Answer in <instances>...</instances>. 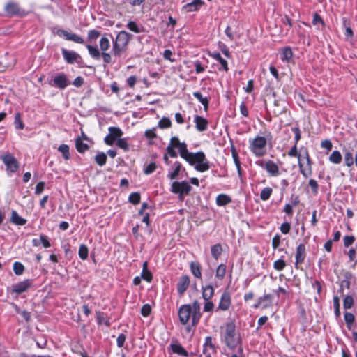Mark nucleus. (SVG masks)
Masks as SVG:
<instances>
[{"label":"nucleus","mask_w":357,"mask_h":357,"mask_svg":"<svg viewBox=\"0 0 357 357\" xmlns=\"http://www.w3.org/2000/svg\"><path fill=\"white\" fill-rule=\"evenodd\" d=\"M224 342L230 349L238 348V354L243 356V349L241 345V339L236 333V326L234 322H227L225 324V333L222 336Z\"/></svg>","instance_id":"1"},{"label":"nucleus","mask_w":357,"mask_h":357,"mask_svg":"<svg viewBox=\"0 0 357 357\" xmlns=\"http://www.w3.org/2000/svg\"><path fill=\"white\" fill-rule=\"evenodd\" d=\"M132 35L126 31H120L112 43V53L114 56L120 57L126 51L127 46Z\"/></svg>","instance_id":"2"},{"label":"nucleus","mask_w":357,"mask_h":357,"mask_svg":"<svg viewBox=\"0 0 357 357\" xmlns=\"http://www.w3.org/2000/svg\"><path fill=\"white\" fill-rule=\"evenodd\" d=\"M187 162L190 165H195V169L200 172H206L210 169V162L203 151L193 153Z\"/></svg>","instance_id":"3"},{"label":"nucleus","mask_w":357,"mask_h":357,"mask_svg":"<svg viewBox=\"0 0 357 357\" xmlns=\"http://www.w3.org/2000/svg\"><path fill=\"white\" fill-rule=\"evenodd\" d=\"M249 149L257 157H262L266 153V139L264 137L257 136L253 139H250Z\"/></svg>","instance_id":"4"},{"label":"nucleus","mask_w":357,"mask_h":357,"mask_svg":"<svg viewBox=\"0 0 357 357\" xmlns=\"http://www.w3.org/2000/svg\"><path fill=\"white\" fill-rule=\"evenodd\" d=\"M61 53L66 62L68 64L77 63L80 68L88 67L84 64L83 59L80 54L75 51H70L65 48H61Z\"/></svg>","instance_id":"5"},{"label":"nucleus","mask_w":357,"mask_h":357,"mask_svg":"<svg viewBox=\"0 0 357 357\" xmlns=\"http://www.w3.org/2000/svg\"><path fill=\"white\" fill-rule=\"evenodd\" d=\"M0 159L6 167V171L15 173L19 169L20 163L10 153L0 155Z\"/></svg>","instance_id":"6"},{"label":"nucleus","mask_w":357,"mask_h":357,"mask_svg":"<svg viewBox=\"0 0 357 357\" xmlns=\"http://www.w3.org/2000/svg\"><path fill=\"white\" fill-rule=\"evenodd\" d=\"M192 188V186L185 181H174L171 185L170 190L174 194L189 195Z\"/></svg>","instance_id":"7"},{"label":"nucleus","mask_w":357,"mask_h":357,"mask_svg":"<svg viewBox=\"0 0 357 357\" xmlns=\"http://www.w3.org/2000/svg\"><path fill=\"white\" fill-rule=\"evenodd\" d=\"M109 133L104 139V142L109 146H112L115 142L121 139L123 131L119 127L111 126L108 128Z\"/></svg>","instance_id":"8"},{"label":"nucleus","mask_w":357,"mask_h":357,"mask_svg":"<svg viewBox=\"0 0 357 357\" xmlns=\"http://www.w3.org/2000/svg\"><path fill=\"white\" fill-rule=\"evenodd\" d=\"M256 164L265 169L271 176H276L279 174V167L273 160H268L266 162L262 160H258Z\"/></svg>","instance_id":"9"},{"label":"nucleus","mask_w":357,"mask_h":357,"mask_svg":"<svg viewBox=\"0 0 357 357\" xmlns=\"http://www.w3.org/2000/svg\"><path fill=\"white\" fill-rule=\"evenodd\" d=\"M190 317L192 318L191 305L189 304L183 305L178 310V317L181 323L185 325L188 323Z\"/></svg>","instance_id":"10"},{"label":"nucleus","mask_w":357,"mask_h":357,"mask_svg":"<svg viewBox=\"0 0 357 357\" xmlns=\"http://www.w3.org/2000/svg\"><path fill=\"white\" fill-rule=\"evenodd\" d=\"M33 284V280L27 279L24 281L15 283L11 286V291L19 295L26 291Z\"/></svg>","instance_id":"11"},{"label":"nucleus","mask_w":357,"mask_h":357,"mask_svg":"<svg viewBox=\"0 0 357 357\" xmlns=\"http://www.w3.org/2000/svg\"><path fill=\"white\" fill-rule=\"evenodd\" d=\"M56 34L60 37H61V36L64 37V38L66 40L73 41L76 43H79V44H83L84 43V39L82 37H80L79 36H78L75 33H70L64 29H59L56 31Z\"/></svg>","instance_id":"12"},{"label":"nucleus","mask_w":357,"mask_h":357,"mask_svg":"<svg viewBox=\"0 0 357 357\" xmlns=\"http://www.w3.org/2000/svg\"><path fill=\"white\" fill-rule=\"evenodd\" d=\"M306 162H307L306 165L304 166V165L301 162V160L299 159L298 165V167H299L301 174L305 178H308L312 174V160L310 159V156H307V160H306Z\"/></svg>","instance_id":"13"},{"label":"nucleus","mask_w":357,"mask_h":357,"mask_svg":"<svg viewBox=\"0 0 357 357\" xmlns=\"http://www.w3.org/2000/svg\"><path fill=\"white\" fill-rule=\"evenodd\" d=\"M192 312V326H196L199 323L202 313L200 312V304L197 301H195L191 305Z\"/></svg>","instance_id":"14"},{"label":"nucleus","mask_w":357,"mask_h":357,"mask_svg":"<svg viewBox=\"0 0 357 357\" xmlns=\"http://www.w3.org/2000/svg\"><path fill=\"white\" fill-rule=\"evenodd\" d=\"M231 305V297L227 291H225L222 293L220 301L218 305V310H221L222 311L227 310Z\"/></svg>","instance_id":"15"},{"label":"nucleus","mask_w":357,"mask_h":357,"mask_svg":"<svg viewBox=\"0 0 357 357\" xmlns=\"http://www.w3.org/2000/svg\"><path fill=\"white\" fill-rule=\"evenodd\" d=\"M190 284V278L188 275H182L177 283V291L180 295H183L187 290Z\"/></svg>","instance_id":"16"},{"label":"nucleus","mask_w":357,"mask_h":357,"mask_svg":"<svg viewBox=\"0 0 357 357\" xmlns=\"http://www.w3.org/2000/svg\"><path fill=\"white\" fill-rule=\"evenodd\" d=\"M53 82L54 85L60 89H64L68 85L67 77L64 73L56 75L54 77Z\"/></svg>","instance_id":"17"},{"label":"nucleus","mask_w":357,"mask_h":357,"mask_svg":"<svg viewBox=\"0 0 357 357\" xmlns=\"http://www.w3.org/2000/svg\"><path fill=\"white\" fill-rule=\"evenodd\" d=\"M194 121L195 123L196 129L198 131L204 132L207 130L208 122L206 119L199 115H195Z\"/></svg>","instance_id":"18"},{"label":"nucleus","mask_w":357,"mask_h":357,"mask_svg":"<svg viewBox=\"0 0 357 357\" xmlns=\"http://www.w3.org/2000/svg\"><path fill=\"white\" fill-rule=\"evenodd\" d=\"M5 11L10 16L21 15V9L17 3L10 2L5 6Z\"/></svg>","instance_id":"19"},{"label":"nucleus","mask_w":357,"mask_h":357,"mask_svg":"<svg viewBox=\"0 0 357 357\" xmlns=\"http://www.w3.org/2000/svg\"><path fill=\"white\" fill-rule=\"evenodd\" d=\"M204 4V2L202 0H192V2L185 4L183 9L188 13L197 11Z\"/></svg>","instance_id":"20"},{"label":"nucleus","mask_w":357,"mask_h":357,"mask_svg":"<svg viewBox=\"0 0 357 357\" xmlns=\"http://www.w3.org/2000/svg\"><path fill=\"white\" fill-rule=\"evenodd\" d=\"M10 222L15 225L18 226H23L24 225L27 220L22 217L20 216L17 212L15 210H13L11 212V216H10Z\"/></svg>","instance_id":"21"},{"label":"nucleus","mask_w":357,"mask_h":357,"mask_svg":"<svg viewBox=\"0 0 357 357\" xmlns=\"http://www.w3.org/2000/svg\"><path fill=\"white\" fill-rule=\"evenodd\" d=\"M169 347H170L172 352L174 354H176L178 355H180V356H182L184 357H188L189 355L187 350L179 343H176V344L172 343L170 344Z\"/></svg>","instance_id":"22"},{"label":"nucleus","mask_w":357,"mask_h":357,"mask_svg":"<svg viewBox=\"0 0 357 357\" xmlns=\"http://www.w3.org/2000/svg\"><path fill=\"white\" fill-rule=\"evenodd\" d=\"M177 148H178L180 156L186 161L190 159L193 153L188 151L187 144L185 142H181Z\"/></svg>","instance_id":"23"},{"label":"nucleus","mask_w":357,"mask_h":357,"mask_svg":"<svg viewBox=\"0 0 357 357\" xmlns=\"http://www.w3.org/2000/svg\"><path fill=\"white\" fill-rule=\"evenodd\" d=\"M210 56L213 59H214L216 61H218L221 64V67L222 68H219V70L222 69L225 72H227L229 70L227 61L221 56L220 53H218V52H213L212 54H210Z\"/></svg>","instance_id":"24"},{"label":"nucleus","mask_w":357,"mask_h":357,"mask_svg":"<svg viewBox=\"0 0 357 357\" xmlns=\"http://www.w3.org/2000/svg\"><path fill=\"white\" fill-rule=\"evenodd\" d=\"M173 167H174L173 172H170L168 174V178L171 180H174L178 177V176L182 169V165L180 162L176 161L173 165Z\"/></svg>","instance_id":"25"},{"label":"nucleus","mask_w":357,"mask_h":357,"mask_svg":"<svg viewBox=\"0 0 357 357\" xmlns=\"http://www.w3.org/2000/svg\"><path fill=\"white\" fill-rule=\"evenodd\" d=\"M75 147L77 151L80 153H84L89 149V146L86 143H84L80 137H78L75 139Z\"/></svg>","instance_id":"26"},{"label":"nucleus","mask_w":357,"mask_h":357,"mask_svg":"<svg viewBox=\"0 0 357 357\" xmlns=\"http://www.w3.org/2000/svg\"><path fill=\"white\" fill-rule=\"evenodd\" d=\"M214 294V289L211 285H206L202 287V298L205 301H209Z\"/></svg>","instance_id":"27"},{"label":"nucleus","mask_w":357,"mask_h":357,"mask_svg":"<svg viewBox=\"0 0 357 357\" xmlns=\"http://www.w3.org/2000/svg\"><path fill=\"white\" fill-rule=\"evenodd\" d=\"M231 202V197L225 194H220V195H218L216 197V204L218 206H226L228 204H229Z\"/></svg>","instance_id":"28"},{"label":"nucleus","mask_w":357,"mask_h":357,"mask_svg":"<svg viewBox=\"0 0 357 357\" xmlns=\"http://www.w3.org/2000/svg\"><path fill=\"white\" fill-rule=\"evenodd\" d=\"M190 270L192 275L197 278H202L201 266L197 261H192L190 263Z\"/></svg>","instance_id":"29"},{"label":"nucleus","mask_w":357,"mask_h":357,"mask_svg":"<svg viewBox=\"0 0 357 357\" xmlns=\"http://www.w3.org/2000/svg\"><path fill=\"white\" fill-rule=\"evenodd\" d=\"M86 47L89 51V54L93 59L98 60L100 58L101 53L96 46L87 44Z\"/></svg>","instance_id":"30"},{"label":"nucleus","mask_w":357,"mask_h":357,"mask_svg":"<svg viewBox=\"0 0 357 357\" xmlns=\"http://www.w3.org/2000/svg\"><path fill=\"white\" fill-rule=\"evenodd\" d=\"M193 96L196 98L199 101V102L203 105L204 110L207 111L209 105L208 99L206 97H203L202 94L199 91L194 92Z\"/></svg>","instance_id":"31"},{"label":"nucleus","mask_w":357,"mask_h":357,"mask_svg":"<svg viewBox=\"0 0 357 357\" xmlns=\"http://www.w3.org/2000/svg\"><path fill=\"white\" fill-rule=\"evenodd\" d=\"M305 247H297V252L296 254V266L302 263L305 257Z\"/></svg>","instance_id":"32"},{"label":"nucleus","mask_w":357,"mask_h":357,"mask_svg":"<svg viewBox=\"0 0 357 357\" xmlns=\"http://www.w3.org/2000/svg\"><path fill=\"white\" fill-rule=\"evenodd\" d=\"M126 27L131 31H133L136 33H142V32H144V31H145L144 28L142 26H139L134 21L128 22V23L126 25Z\"/></svg>","instance_id":"33"},{"label":"nucleus","mask_w":357,"mask_h":357,"mask_svg":"<svg viewBox=\"0 0 357 357\" xmlns=\"http://www.w3.org/2000/svg\"><path fill=\"white\" fill-rule=\"evenodd\" d=\"M107 160V155L104 152H98L95 156L96 162L100 167L106 164Z\"/></svg>","instance_id":"34"},{"label":"nucleus","mask_w":357,"mask_h":357,"mask_svg":"<svg viewBox=\"0 0 357 357\" xmlns=\"http://www.w3.org/2000/svg\"><path fill=\"white\" fill-rule=\"evenodd\" d=\"M293 56V52L289 47H286L283 49L281 54V59L283 61L289 62Z\"/></svg>","instance_id":"35"},{"label":"nucleus","mask_w":357,"mask_h":357,"mask_svg":"<svg viewBox=\"0 0 357 357\" xmlns=\"http://www.w3.org/2000/svg\"><path fill=\"white\" fill-rule=\"evenodd\" d=\"M342 160V155L339 151H333L329 156V160L333 164H339Z\"/></svg>","instance_id":"36"},{"label":"nucleus","mask_w":357,"mask_h":357,"mask_svg":"<svg viewBox=\"0 0 357 357\" xmlns=\"http://www.w3.org/2000/svg\"><path fill=\"white\" fill-rule=\"evenodd\" d=\"M69 149V146L64 144H61L58 148V151L62 153L63 158L66 160H68L70 158Z\"/></svg>","instance_id":"37"},{"label":"nucleus","mask_w":357,"mask_h":357,"mask_svg":"<svg viewBox=\"0 0 357 357\" xmlns=\"http://www.w3.org/2000/svg\"><path fill=\"white\" fill-rule=\"evenodd\" d=\"M142 278L147 282H151L153 278L151 273L147 268V262L146 261L144 262V264H143Z\"/></svg>","instance_id":"38"},{"label":"nucleus","mask_w":357,"mask_h":357,"mask_svg":"<svg viewBox=\"0 0 357 357\" xmlns=\"http://www.w3.org/2000/svg\"><path fill=\"white\" fill-rule=\"evenodd\" d=\"M226 274V265L220 264L215 271V277L219 280H222Z\"/></svg>","instance_id":"39"},{"label":"nucleus","mask_w":357,"mask_h":357,"mask_svg":"<svg viewBox=\"0 0 357 357\" xmlns=\"http://www.w3.org/2000/svg\"><path fill=\"white\" fill-rule=\"evenodd\" d=\"M272 192H273V190L270 187H266L264 189H262V190L261 191V193H260L261 199L263 201L268 200L270 198V197L272 194Z\"/></svg>","instance_id":"40"},{"label":"nucleus","mask_w":357,"mask_h":357,"mask_svg":"<svg viewBox=\"0 0 357 357\" xmlns=\"http://www.w3.org/2000/svg\"><path fill=\"white\" fill-rule=\"evenodd\" d=\"M109 46L110 43L109 38L105 36H102L100 40V50L102 52H105L109 48Z\"/></svg>","instance_id":"41"},{"label":"nucleus","mask_w":357,"mask_h":357,"mask_svg":"<svg viewBox=\"0 0 357 357\" xmlns=\"http://www.w3.org/2000/svg\"><path fill=\"white\" fill-rule=\"evenodd\" d=\"M14 124L17 130H22L24 128V124L21 119V115L19 112L15 114Z\"/></svg>","instance_id":"42"},{"label":"nucleus","mask_w":357,"mask_h":357,"mask_svg":"<svg viewBox=\"0 0 357 357\" xmlns=\"http://www.w3.org/2000/svg\"><path fill=\"white\" fill-rule=\"evenodd\" d=\"M273 105H274V109L273 110V113L275 116H278L282 114L283 113H285V108L284 107H280L279 102L278 100L274 101Z\"/></svg>","instance_id":"43"},{"label":"nucleus","mask_w":357,"mask_h":357,"mask_svg":"<svg viewBox=\"0 0 357 357\" xmlns=\"http://www.w3.org/2000/svg\"><path fill=\"white\" fill-rule=\"evenodd\" d=\"M13 271H14L15 274L17 275H21L24 273V266L20 262L15 261L13 264Z\"/></svg>","instance_id":"44"},{"label":"nucleus","mask_w":357,"mask_h":357,"mask_svg":"<svg viewBox=\"0 0 357 357\" xmlns=\"http://www.w3.org/2000/svg\"><path fill=\"white\" fill-rule=\"evenodd\" d=\"M141 196L139 192H132L128 197V201L134 205L139 204Z\"/></svg>","instance_id":"45"},{"label":"nucleus","mask_w":357,"mask_h":357,"mask_svg":"<svg viewBox=\"0 0 357 357\" xmlns=\"http://www.w3.org/2000/svg\"><path fill=\"white\" fill-rule=\"evenodd\" d=\"M116 145L120 149H122L124 151H128L130 149V146L126 138L119 139L116 142Z\"/></svg>","instance_id":"46"},{"label":"nucleus","mask_w":357,"mask_h":357,"mask_svg":"<svg viewBox=\"0 0 357 357\" xmlns=\"http://www.w3.org/2000/svg\"><path fill=\"white\" fill-rule=\"evenodd\" d=\"M344 320L349 329H351V326L355 321V317L350 312H346L344 314Z\"/></svg>","instance_id":"47"},{"label":"nucleus","mask_w":357,"mask_h":357,"mask_svg":"<svg viewBox=\"0 0 357 357\" xmlns=\"http://www.w3.org/2000/svg\"><path fill=\"white\" fill-rule=\"evenodd\" d=\"M172 126V122L169 118L163 117L158 123V126L160 128H168Z\"/></svg>","instance_id":"48"},{"label":"nucleus","mask_w":357,"mask_h":357,"mask_svg":"<svg viewBox=\"0 0 357 357\" xmlns=\"http://www.w3.org/2000/svg\"><path fill=\"white\" fill-rule=\"evenodd\" d=\"M354 305V299L351 296H347L343 301V306L344 309H350Z\"/></svg>","instance_id":"49"},{"label":"nucleus","mask_w":357,"mask_h":357,"mask_svg":"<svg viewBox=\"0 0 357 357\" xmlns=\"http://www.w3.org/2000/svg\"><path fill=\"white\" fill-rule=\"evenodd\" d=\"M218 47H219L220 50H221V52L223 53V54L227 58H229V59L231 58V53L229 50V48L225 43H223L222 42H219Z\"/></svg>","instance_id":"50"},{"label":"nucleus","mask_w":357,"mask_h":357,"mask_svg":"<svg viewBox=\"0 0 357 357\" xmlns=\"http://www.w3.org/2000/svg\"><path fill=\"white\" fill-rule=\"evenodd\" d=\"M285 266H286V263L282 259H279L276 260L273 264L274 268L278 271H282Z\"/></svg>","instance_id":"51"},{"label":"nucleus","mask_w":357,"mask_h":357,"mask_svg":"<svg viewBox=\"0 0 357 357\" xmlns=\"http://www.w3.org/2000/svg\"><path fill=\"white\" fill-rule=\"evenodd\" d=\"M344 162L347 167H351V165H353L354 158H353V154L351 152H349V151L345 152Z\"/></svg>","instance_id":"52"},{"label":"nucleus","mask_w":357,"mask_h":357,"mask_svg":"<svg viewBox=\"0 0 357 357\" xmlns=\"http://www.w3.org/2000/svg\"><path fill=\"white\" fill-rule=\"evenodd\" d=\"M100 36V32L98 30L93 29L88 32V39L91 41L96 40Z\"/></svg>","instance_id":"53"},{"label":"nucleus","mask_w":357,"mask_h":357,"mask_svg":"<svg viewBox=\"0 0 357 357\" xmlns=\"http://www.w3.org/2000/svg\"><path fill=\"white\" fill-rule=\"evenodd\" d=\"M156 168H157V165H156L155 162H151L150 164H149L144 169V172L145 174L149 175V174H152L153 172H155Z\"/></svg>","instance_id":"54"},{"label":"nucleus","mask_w":357,"mask_h":357,"mask_svg":"<svg viewBox=\"0 0 357 357\" xmlns=\"http://www.w3.org/2000/svg\"><path fill=\"white\" fill-rule=\"evenodd\" d=\"M231 155H232V158H233L234 162L235 163V165L236 166V165H241V161L239 160L238 154L237 151L234 145H232L231 147Z\"/></svg>","instance_id":"55"},{"label":"nucleus","mask_w":357,"mask_h":357,"mask_svg":"<svg viewBox=\"0 0 357 357\" xmlns=\"http://www.w3.org/2000/svg\"><path fill=\"white\" fill-rule=\"evenodd\" d=\"M288 155L290 157H297L298 160L301 159V154L298 152L297 144H294L288 152Z\"/></svg>","instance_id":"56"},{"label":"nucleus","mask_w":357,"mask_h":357,"mask_svg":"<svg viewBox=\"0 0 357 357\" xmlns=\"http://www.w3.org/2000/svg\"><path fill=\"white\" fill-rule=\"evenodd\" d=\"M308 185L311 188L312 192L314 195H317L319 190V185L317 181H315L313 178H311L309 180Z\"/></svg>","instance_id":"57"},{"label":"nucleus","mask_w":357,"mask_h":357,"mask_svg":"<svg viewBox=\"0 0 357 357\" xmlns=\"http://www.w3.org/2000/svg\"><path fill=\"white\" fill-rule=\"evenodd\" d=\"M213 339L211 336H207L205 338V342L204 344V352L206 350V347H209L213 350H215V346L213 344Z\"/></svg>","instance_id":"58"},{"label":"nucleus","mask_w":357,"mask_h":357,"mask_svg":"<svg viewBox=\"0 0 357 357\" xmlns=\"http://www.w3.org/2000/svg\"><path fill=\"white\" fill-rule=\"evenodd\" d=\"M271 298V294H265L261 297L258 298L257 303L254 305L255 308L262 307L264 305V299H270Z\"/></svg>","instance_id":"59"},{"label":"nucleus","mask_w":357,"mask_h":357,"mask_svg":"<svg viewBox=\"0 0 357 357\" xmlns=\"http://www.w3.org/2000/svg\"><path fill=\"white\" fill-rule=\"evenodd\" d=\"M343 24H344V26L346 28L345 36L347 38L353 37L354 32H353L352 29H351V27L347 26V24H349V23L347 20H344Z\"/></svg>","instance_id":"60"},{"label":"nucleus","mask_w":357,"mask_h":357,"mask_svg":"<svg viewBox=\"0 0 357 357\" xmlns=\"http://www.w3.org/2000/svg\"><path fill=\"white\" fill-rule=\"evenodd\" d=\"M151 312V307L149 304H145L141 308V314L143 317H148Z\"/></svg>","instance_id":"61"},{"label":"nucleus","mask_w":357,"mask_h":357,"mask_svg":"<svg viewBox=\"0 0 357 357\" xmlns=\"http://www.w3.org/2000/svg\"><path fill=\"white\" fill-rule=\"evenodd\" d=\"M167 153L168 155H169L171 158H176L177 157V153L175 151V148L172 144H168L167 147Z\"/></svg>","instance_id":"62"},{"label":"nucleus","mask_w":357,"mask_h":357,"mask_svg":"<svg viewBox=\"0 0 357 357\" xmlns=\"http://www.w3.org/2000/svg\"><path fill=\"white\" fill-rule=\"evenodd\" d=\"M89 250L87 247H79V256L82 259H86L88 257Z\"/></svg>","instance_id":"63"},{"label":"nucleus","mask_w":357,"mask_h":357,"mask_svg":"<svg viewBox=\"0 0 357 357\" xmlns=\"http://www.w3.org/2000/svg\"><path fill=\"white\" fill-rule=\"evenodd\" d=\"M222 252V247H211V254L215 259H218Z\"/></svg>","instance_id":"64"}]
</instances>
